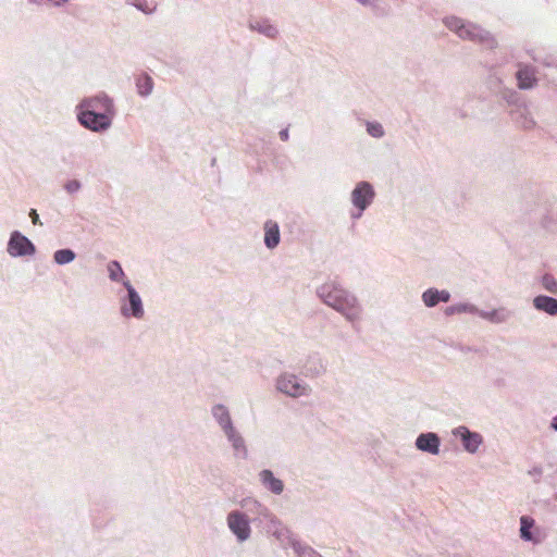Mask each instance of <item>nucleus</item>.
I'll return each instance as SVG.
<instances>
[{"instance_id":"1","label":"nucleus","mask_w":557,"mask_h":557,"mask_svg":"<svg viewBox=\"0 0 557 557\" xmlns=\"http://www.w3.org/2000/svg\"><path fill=\"white\" fill-rule=\"evenodd\" d=\"M320 295L325 304L344 313L347 319L355 320L359 317L360 310L356 304V299L346 290L335 286L324 285L321 287Z\"/></svg>"},{"instance_id":"2","label":"nucleus","mask_w":557,"mask_h":557,"mask_svg":"<svg viewBox=\"0 0 557 557\" xmlns=\"http://www.w3.org/2000/svg\"><path fill=\"white\" fill-rule=\"evenodd\" d=\"M112 117L107 113H95L94 111H83L78 113V121L86 128L94 132L107 129L111 125Z\"/></svg>"},{"instance_id":"3","label":"nucleus","mask_w":557,"mask_h":557,"mask_svg":"<svg viewBox=\"0 0 557 557\" xmlns=\"http://www.w3.org/2000/svg\"><path fill=\"white\" fill-rule=\"evenodd\" d=\"M373 198L374 190L367 182L358 183L351 193V201L360 212H362L372 202Z\"/></svg>"},{"instance_id":"4","label":"nucleus","mask_w":557,"mask_h":557,"mask_svg":"<svg viewBox=\"0 0 557 557\" xmlns=\"http://www.w3.org/2000/svg\"><path fill=\"white\" fill-rule=\"evenodd\" d=\"M81 110L94 111L95 113H107L112 117L113 104L112 100L106 95L96 96L84 100L81 103Z\"/></svg>"},{"instance_id":"5","label":"nucleus","mask_w":557,"mask_h":557,"mask_svg":"<svg viewBox=\"0 0 557 557\" xmlns=\"http://www.w3.org/2000/svg\"><path fill=\"white\" fill-rule=\"evenodd\" d=\"M227 523L230 529L239 541H245L250 535V528L248 523V519L244 513L238 511H233L227 517Z\"/></svg>"},{"instance_id":"6","label":"nucleus","mask_w":557,"mask_h":557,"mask_svg":"<svg viewBox=\"0 0 557 557\" xmlns=\"http://www.w3.org/2000/svg\"><path fill=\"white\" fill-rule=\"evenodd\" d=\"M8 251L14 257L25 256L34 253L35 247L27 237L14 232L10 238Z\"/></svg>"},{"instance_id":"7","label":"nucleus","mask_w":557,"mask_h":557,"mask_svg":"<svg viewBox=\"0 0 557 557\" xmlns=\"http://www.w3.org/2000/svg\"><path fill=\"white\" fill-rule=\"evenodd\" d=\"M277 389L292 397H299L307 393V386L298 382L292 374L282 375L277 381Z\"/></svg>"},{"instance_id":"8","label":"nucleus","mask_w":557,"mask_h":557,"mask_svg":"<svg viewBox=\"0 0 557 557\" xmlns=\"http://www.w3.org/2000/svg\"><path fill=\"white\" fill-rule=\"evenodd\" d=\"M445 24L449 29L456 32L461 38L473 40L478 35V29L475 27L466 26L462 21L457 17L446 18Z\"/></svg>"},{"instance_id":"9","label":"nucleus","mask_w":557,"mask_h":557,"mask_svg":"<svg viewBox=\"0 0 557 557\" xmlns=\"http://www.w3.org/2000/svg\"><path fill=\"white\" fill-rule=\"evenodd\" d=\"M416 445L420 450L436 455L438 454L440 440L434 433L421 434L418 436Z\"/></svg>"},{"instance_id":"10","label":"nucleus","mask_w":557,"mask_h":557,"mask_svg":"<svg viewBox=\"0 0 557 557\" xmlns=\"http://www.w3.org/2000/svg\"><path fill=\"white\" fill-rule=\"evenodd\" d=\"M450 298V295L447 290H441L430 288L425 290L422 295L423 302L428 307H434L440 301L447 302Z\"/></svg>"},{"instance_id":"11","label":"nucleus","mask_w":557,"mask_h":557,"mask_svg":"<svg viewBox=\"0 0 557 557\" xmlns=\"http://www.w3.org/2000/svg\"><path fill=\"white\" fill-rule=\"evenodd\" d=\"M264 243L268 248H274L280 243V230L276 222L268 221L264 224Z\"/></svg>"},{"instance_id":"12","label":"nucleus","mask_w":557,"mask_h":557,"mask_svg":"<svg viewBox=\"0 0 557 557\" xmlns=\"http://www.w3.org/2000/svg\"><path fill=\"white\" fill-rule=\"evenodd\" d=\"M517 79H518L519 88H521V89L532 88L536 83L534 70L529 66L521 67L517 72Z\"/></svg>"},{"instance_id":"13","label":"nucleus","mask_w":557,"mask_h":557,"mask_svg":"<svg viewBox=\"0 0 557 557\" xmlns=\"http://www.w3.org/2000/svg\"><path fill=\"white\" fill-rule=\"evenodd\" d=\"M124 286L126 287V289L128 292L132 314L136 318H141L144 314V309H143L141 299H140L139 295L136 293V290L129 284V282H125Z\"/></svg>"},{"instance_id":"14","label":"nucleus","mask_w":557,"mask_h":557,"mask_svg":"<svg viewBox=\"0 0 557 557\" xmlns=\"http://www.w3.org/2000/svg\"><path fill=\"white\" fill-rule=\"evenodd\" d=\"M533 305L537 310L545 311L552 315L557 314V299L548 296H537L533 300Z\"/></svg>"},{"instance_id":"15","label":"nucleus","mask_w":557,"mask_h":557,"mask_svg":"<svg viewBox=\"0 0 557 557\" xmlns=\"http://www.w3.org/2000/svg\"><path fill=\"white\" fill-rule=\"evenodd\" d=\"M260 480L274 494H281L283 492V482L274 478L273 473L270 470L261 471Z\"/></svg>"},{"instance_id":"16","label":"nucleus","mask_w":557,"mask_h":557,"mask_svg":"<svg viewBox=\"0 0 557 557\" xmlns=\"http://www.w3.org/2000/svg\"><path fill=\"white\" fill-rule=\"evenodd\" d=\"M459 432L462 436L465 448L470 453H474L482 442L481 436L476 433L469 432L466 428H461Z\"/></svg>"},{"instance_id":"17","label":"nucleus","mask_w":557,"mask_h":557,"mask_svg":"<svg viewBox=\"0 0 557 557\" xmlns=\"http://www.w3.org/2000/svg\"><path fill=\"white\" fill-rule=\"evenodd\" d=\"M136 86L139 95L147 96L152 91V78L147 74H140L136 79Z\"/></svg>"},{"instance_id":"18","label":"nucleus","mask_w":557,"mask_h":557,"mask_svg":"<svg viewBox=\"0 0 557 557\" xmlns=\"http://www.w3.org/2000/svg\"><path fill=\"white\" fill-rule=\"evenodd\" d=\"M520 523H521V528H520L521 537L525 541H532L533 537L530 532V529L533 527L534 521L531 518L523 516L520 519Z\"/></svg>"},{"instance_id":"19","label":"nucleus","mask_w":557,"mask_h":557,"mask_svg":"<svg viewBox=\"0 0 557 557\" xmlns=\"http://www.w3.org/2000/svg\"><path fill=\"white\" fill-rule=\"evenodd\" d=\"M75 253L71 249H60L54 252V261L59 264H65L73 261Z\"/></svg>"},{"instance_id":"20","label":"nucleus","mask_w":557,"mask_h":557,"mask_svg":"<svg viewBox=\"0 0 557 557\" xmlns=\"http://www.w3.org/2000/svg\"><path fill=\"white\" fill-rule=\"evenodd\" d=\"M109 276L112 281H120L124 276L121 264L117 261H111L108 264Z\"/></svg>"},{"instance_id":"21","label":"nucleus","mask_w":557,"mask_h":557,"mask_svg":"<svg viewBox=\"0 0 557 557\" xmlns=\"http://www.w3.org/2000/svg\"><path fill=\"white\" fill-rule=\"evenodd\" d=\"M368 132L373 137H381L383 135V128L381 124H369L368 125Z\"/></svg>"},{"instance_id":"22","label":"nucleus","mask_w":557,"mask_h":557,"mask_svg":"<svg viewBox=\"0 0 557 557\" xmlns=\"http://www.w3.org/2000/svg\"><path fill=\"white\" fill-rule=\"evenodd\" d=\"M64 188L66 189V191H69L70 194H72V193L77 191V190L81 188V184H79V182H78V181H76V180H72V181H69V182L65 184Z\"/></svg>"},{"instance_id":"23","label":"nucleus","mask_w":557,"mask_h":557,"mask_svg":"<svg viewBox=\"0 0 557 557\" xmlns=\"http://www.w3.org/2000/svg\"><path fill=\"white\" fill-rule=\"evenodd\" d=\"M219 411L222 412L220 413V422L225 425L230 424V417L226 412H224V408L221 406L216 407L214 413L218 414Z\"/></svg>"},{"instance_id":"24","label":"nucleus","mask_w":557,"mask_h":557,"mask_svg":"<svg viewBox=\"0 0 557 557\" xmlns=\"http://www.w3.org/2000/svg\"><path fill=\"white\" fill-rule=\"evenodd\" d=\"M260 32H262L271 38H274L277 35V29L272 25H265L263 28L260 29Z\"/></svg>"},{"instance_id":"25","label":"nucleus","mask_w":557,"mask_h":557,"mask_svg":"<svg viewBox=\"0 0 557 557\" xmlns=\"http://www.w3.org/2000/svg\"><path fill=\"white\" fill-rule=\"evenodd\" d=\"M29 216H30L32 222H33L34 224L39 223V215H38V213H37V211H36L35 209H32V210H30V212H29Z\"/></svg>"},{"instance_id":"26","label":"nucleus","mask_w":557,"mask_h":557,"mask_svg":"<svg viewBox=\"0 0 557 557\" xmlns=\"http://www.w3.org/2000/svg\"><path fill=\"white\" fill-rule=\"evenodd\" d=\"M463 308L461 307H448L445 312L447 315L454 314L455 312H460Z\"/></svg>"},{"instance_id":"27","label":"nucleus","mask_w":557,"mask_h":557,"mask_svg":"<svg viewBox=\"0 0 557 557\" xmlns=\"http://www.w3.org/2000/svg\"><path fill=\"white\" fill-rule=\"evenodd\" d=\"M280 136H281L282 140H287L288 139V132L286 129L282 131L280 133Z\"/></svg>"},{"instance_id":"28","label":"nucleus","mask_w":557,"mask_h":557,"mask_svg":"<svg viewBox=\"0 0 557 557\" xmlns=\"http://www.w3.org/2000/svg\"><path fill=\"white\" fill-rule=\"evenodd\" d=\"M239 444H242V440L237 438V440H235V441H234V446H235L236 448H238V447H239Z\"/></svg>"},{"instance_id":"29","label":"nucleus","mask_w":557,"mask_h":557,"mask_svg":"<svg viewBox=\"0 0 557 557\" xmlns=\"http://www.w3.org/2000/svg\"><path fill=\"white\" fill-rule=\"evenodd\" d=\"M553 425H554V428L557 430V417L555 418V420H554V424H553Z\"/></svg>"}]
</instances>
